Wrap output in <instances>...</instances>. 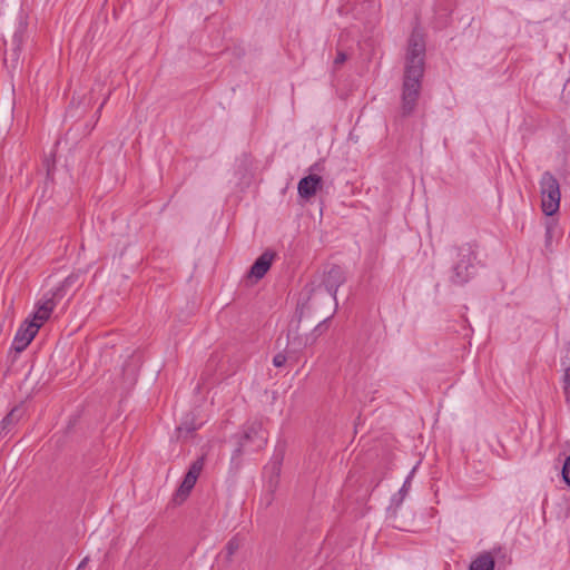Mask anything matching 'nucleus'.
Returning a JSON list of instances; mask_svg holds the SVG:
<instances>
[{
    "mask_svg": "<svg viewBox=\"0 0 570 570\" xmlns=\"http://www.w3.org/2000/svg\"><path fill=\"white\" fill-rule=\"evenodd\" d=\"M346 59H347V57H346L345 52L338 51L336 55V58L334 60V66L340 67L341 65H343L346 61Z\"/></svg>",
    "mask_w": 570,
    "mask_h": 570,
    "instance_id": "nucleus-20",
    "label": "nucleus"
},
{
    "mask_svg": "<svg viewBox=\"0 0 570 570\" xmlns=\"http://www.w3.org/2000/svg\"><path fill=\"white\" fill-rule=\"evenodd\" d=\"M86 562H87V558H86V559H83V560L79 563V566H78L77 570H81L82 568H85Z\"/></svg>",
    "mask_w": 570,
    "mask_h": 570,
    "instance_id": "nucleus-22",
    "label": "nucleus"
},
{
    "mask_svg": "<svg viewBox=\"0 0 570 570\" xmlns=\"http://www.w3.org/2000/svg\"><path fill=\"white\" fill-rule=\"evenodd\" d=\"M286 355L283 353H278L273 357V364L276 367H282L286 363Z\"/></svg>",
    "mask_w": 570,
    "mask_h": 570,
    "instance_id": "nucleus-19",
    "label": "nucleus"
},
{
    "mask_svg": "<svg viewBox=\"0 0 570 570\" xmlns=\"http://www.w3.org/2000/svg\"><path fill=\"white\" fill-rule=\"evenodd\" d=\"M240 548V540L237 537H233L228 540V542L225 546V553L226 559L229 561L233 556L238 551Z\"/></svg>",
    "mask_w": 570,
    "mask_h": 570,
    "instance_id": "nucleus-15",
    "label": "nucleus"
},
{
    "mask_svg": "<svg viewBox=\"0 0 570 570\" xmlns=\"http://www.w3.org/2000/svg\"><path fill=\"white\" fill-rule=\"evenodd\" d=\"M563 481L570 487V455L567 456L562 466Z\"/></svg>",
    "mask_w": 570,
    "mask_h": 570,
    "instance_id": "nucleus-18",
    "label": "nucleus"
},
{
    "mask_svg": "<svg viewBox=\"0 0 570 570\" xmlns=\"http://www.w3.org/2000/svg\"><path fill=\"white\" fill-rule=\"evenodd\" d=\"M205 465V458L200 456L195 460L189 466L187 474H191V476L198 479Z\"/></svg>",
    "mask_w": 570,
    "mask_h": 570,
    "instance_id": "nucleus-17",
    "label": "nucleus"
},
{
    "mask_svg": "<svg viewBox=\"0 0 570 570\" xmlns=\"http://www.w3.org/2000/svg\"><path fill=\"white\" fill-rule=\"evenodd\" d=\"M56 305L55 294L52 293L50 296L46 295L43 299L38 303L37 309L30 322L38 324L40 328L41 325L50 317Z\"/></svg>",
    "mask_w": 570,
    "mask_h": 570,
    "instance_id": "nucleus-8",
    "label": "nucleus"
},
{
    "mask_svg": "<svg viewBox=\"0 0 570 570\" xmlns=\"http://www.w3.org/2000/svg\"><path fill=\"white\" fill-rule=\"evenodd\" d=\"M202 423H196L193 414L185 416L184 421L177 426V438L188 439L195 431L200 428Z\"/></svg>",
    "mask_w": 570,
    "mask_h": 570,
    "instance_id": "nucleus-12",
    "label": "nucleus"
},
{
    "mask_svg": "<svg viewBox=\"0 0 570 570\" xmlns=\"http://www.w3.org/2000/svg\"><path fill=\"white\" fill-rule=\"evenodd\" d=\"M345 273L338 265H332L323 276V285L326 292L336 302V293L338 287L345 282Z\"/></svg>",
    "mask_w": 570,
    "mask_h": 570,
    "instance_id": "nucleus-7",
    "label": "nucleus"
},
{
    "mask_svg": "<svg viewBox=\"0 0 570 570\" xmlns=\"http://www.w3.org/2000/svg\"><path fill=\"white\" fill-rule=\"evenodd\" d=\"M322 325H323V324H322V323H320V324L314 328L313 333L321 331Z\"/></svg>",
    "mask_w": 570,
    "mask_h": 570,
    "instance_id": "nucleus-23",
    "label": "nucleus"
},
{
    "mask_svg": "<svg viewBox=\"0 0 570 570\" xmlns=\"http://www.w3.org/2000/svg\"><path fill=\"white\" fill-rule=\"evenodd\" d=\"M562 390L567 405L570 407V366L564 367L562 376Z\"/></svg>",
    "mask_w": 570,
    "mask_h": 570,
    "instance_id": "nucleus-16",
    "label": "nucleus"
},
{
    "mask_svg": "<svg viewBox=\"0 0 570 570\" xmlns=\"http://www.w3.org/2000/svg\"><path fill=\"white\" fill-rule=\"evenodd\" d=\"M475 259L476 249L473 244L466 243L456 247V262L452 267L451 283L459 286L466 284L476 273Z\"/></svg>",
    "mask_w": 570,
    "mask_h": 570,
    "instance_id": "nucleus-2",
    "label": "nucleus"
},
{
    "mask_svg": "<svg viewBox=\"0 0 570 570\" xmlns=\"http://www.w3.org/2000/svg\"><path fill=\"white\" fill-rule=\"evenodd\" d=\"M38 331L39 325L36 323L26 321L23 324H21L13 338V350L18 353L24 351L37 335Z\"/></svg>",
    "mask_w": 570,
    "mask_h": 570,
    "instance_id": "nucleus-6",
    "label": "nucleus"
},
{
    "mask_svg": "<svg viewBox=\"0 0 570 570\" xmlns=\"http://www.w3.org/2000/svg\"><path fill=\"white\" fill-rule=\"evenodd\" d=\"M425 38L419 28H414L407 40L404 75L402 83V114L411 115L416 107L425 68Z\"/></svg>",
    "mask_w": 570,
    "mask_h": 570,
    "instance_id": "nucleus-1",
    "label": "nucleus"
},
{
    "mask_svg": "<svg viewBox=\"0 0 570 570\" xmlns=\"http://www.w3.org/2000/svg\"><path fill=\"white\" fill-rule=\"evenodd\" d=\"M493 568L494 560L489 553L479 556L470 564V570H493Z\"/></svg>",
    "mask_w": 570,
    "mask_h": 570,
    "instance_id": "nucleus-14",
    "label": "nucleus"
},
{
    "mask_svg": "<svg viewBox=\"0 0 570 570\" xmlns=\"http://www.w3.org/2000/svg\"><path fill=\"white\" fill-rule=\"evenodd\" d=\"M236 449L232 455L235 460L247 451H258L263 449L267 442V433L261 422L254 421L247 423L240 434L235 435Z\"/></svg>",
    "mask_w": 570,
    "mask_h": 570,
    "instance_id": "nucleus-3",
    "label": "nucleus"
},
{
    "mask_svg": "<svg viewBox=\"0 0 570 570\" xmlns=\"http://www.w3.org/2000/svg\"><path fill=\"white\" fill-rule=\"evenodd\" d=\"M539 185L542 212L547 216H552L559 210L560 207V184L550 171H544L541 175Z\"/></svg>",
    "mask_w": 570,
    "mask_h": 570,
    "instance_id": "nucleus-4",
    "label": "nucleus"
},
{
    "mask_svg": "<svg viewBox=\"0 0 570 570\" xmlns=\"http://www.w3.org/2000/svg\"><path fill=\"white\" fill-rule=\"evenodd\" d=\"M27 19L21 14L11 39V48L4 52V62H7L8 59H11L13 62L19 60L21 47L27 38Z\"/></svg>",
    "mask_w": 570,
    "mask_h": 570,
    "instance_id": "nucleus-5",
    "label": "nucleus"
},
{
    "mask_svg": "<svg viewBox=\"0 0 570 570\" xmlns=\"http://www.w3.org/2000/svg\"><path fill=\"white\" fill-rule=\"evenodd\" d=\"M322 177L318 175H308L302 178L297 185L298 195L304 199H309L322 187Z\"/></svg>",
    "mask_w": 570,
    "mask_h": 570,
    "instance_id": "nucleus-9",
    "label": "nucleus"
},
{
    "mask_svg": "<svg viewBox=\"0 0 570 570\" xmlns=\"http://www.w3.org/2000/svg\"><path fill=\"white\" fill-rule=\"evenodd\" d=\"M275 254L272 252H264L252 265L248 276L261 279L269 269Z\"/></svg>",
    "mask_w": 570,
    "mask_h": 570,
    "instance_id": "nucleus-10",
    "label": "nucleus"
},
{
    "mask_svg": "<svg viewBox=\"0 0 570 570\" xmlns=\"http://www.w3.org/2000/svg\"><path fill=\"white\" fill-rule=\"evenodd\" d=\"M197 482V479L191 476V474L185 475L181 484L179 485L178 490L176 491L175 498L176 500L184 501L193 490Z\"/></svg>",
    "mask_w": 570,
    "mask_h": 570,
    "instance_id": "nucleus-13",
    "label": "nucleus"
},
{
    "mask_svg": "<svg viewBox=\"0 0 570 570\" xmlns=\"http://www.w3.org/2000/svg\"><path fill=\"white\" fill-rule=\"evenodd\" d=\"M23 407L22 405L14 406L1 421V432L0 433H9L13 430V428L18 424V422L23 416Z\"/></svg>",
    "mask_w": 570,
    "mask_h": 570,
    "instance_id": "nucleus-11",
    "label": "nucleus"
},
{
    "mask_svg": "<svg viewBox=\"0 0 570 570\" xmlns=\"http://www.w3.org/2000/svg\"><path fill=\"white\" fill-rule=\"evenodd\" d=\"M110 94L111 91L108 92V95L106 96V98L104 99V101L101 102V105L99 106L97 112L100 114L101 109L104 108L105 104L107 102V100L109 99L110 97Z\"/></svg>",
    "mask_w": 570,
    "mask_h": 570,
    "instance_id": "nucleus-21",
    "label": "nucleus"
}]
</instances>
